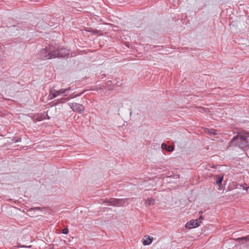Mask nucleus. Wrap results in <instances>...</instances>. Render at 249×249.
<instances>
[{"label":"nucleus","instance_id":"obj_1","mask_svg":"<svg viewBox=\"0 0 249 249\" xmlns=\"http://www.w3.org/2000/svg\"><path fill=\"white\" fill-rule=\"evenodd\" d=\"M69 54V51L66 48L58 47H46L41 51V55L44 59H51L58 57H64Z\"/></svg>","mask_w":249,"mask_h":249},{"label":"nucleus","instance_id":"obj_2","mask_svg":"<svg viewBox=\"0 0 249 249\" xmlns=\"http://www.w3.org/2000/svg\"><path fill=\"white\" fill-rule=\"evenodd\" d=\"M249 137V135L247 132L239 133L231 141L229 146L230 147H237L243 151L247 150L249 149V142L248 141Z\"/></svg>","mask_w":249,"mask_h":249},{"label":"nucleus","instance_id":"obj_3","mask_svg":"<svg viewBox=\"0 0 249 249\" xmlns=\"http://www.w3.org/2000/svg\"><path fill=\"white\" fill-rule=\"evenodd\" d=\"M70 89V88L61 89L57 90L54 89V87H53L50 89L49 98L50 100H53L61 94H64L65 95H66V93H67V91Z\"/></svg>","mask_w":249,"mask_h":249},{"label":"nucleus","instance_id":"obj_4","mask_svg":"<svg viewBox=\"0 0 249 249\" xmlns=\"http://www.w3.org/2000/svg\"><path fill=\"white\" fill-rule=\"evenodd\" d=\"M68 105H69L70 107L73 111L75 112H77L79 114L82 113L84 110L85 107H84L80 104H78L77 103H68Z\"/></svg>","mask_w":249,"mask_h":249},{"label":"nucleus","instance_id":"obj_5","mask_svg":"<svg viewBox=\"0 0 249 249\" xmlns=\"http://www.w3.org/2000/svg\"><path fill=\"white\" fill-rule=\"evenodd\" d=\"M125 200L124 199L110 198L106 202L110 205L116 207L124 206L125 204Z\"/></svg>","mask_w":249,"mask_h":249},{"label":"nucleus","instance_id":"obj_6","mask_svg":"<svg viewBox=\"0 0 249 249\" xmlns=\"http://www.w3.org/2000/svg\"><path fill=\"white\" fill-rule=\"evenodd\" d=\"M201 221L199 219L191 220L187 222L185 225V227L187 229H192L198 227L200 226Z\"/></svg>","mask_w":249,"mask_h":249},{"label":"nucleus","instance_id":"obj_7","mask_svg":"<svg viewBox=\"0 0 249 249\" xmlns=\"http://www.w3.org/2000/svg\"><path fill=\"white\" fill-rule=\"evenodd\" d=\"M118 82L117 81L116 79H112L106 82L105 85L108 89H112L115 86H119L120 85V84L118 85Z\"/></svg>","mask_w":249,"mask_h":249},{"label":"nucleus","instance_id":"obj_8","mask_svg":"<svg viewBox=\"0 0 249 249\" xmlns=\"http://www.w3.org/2000/svg\"><path fill=\"white\" fill-rule=\"evenodd\" d=\"M153 238L149 236H145L143 238V244L144 245H149L152 242Z\"/></svg>","mask_w":249,"mask_h":249},{"label":"nucleus","instance_id":"obj_9","mask_svg":"<svg viewBox=\"0 0 249 249\" xmlns=\"http://www.w3.org/2000/svg\"><path fill=\"white\" fill-rule=\"evenodd\" d=\"M155 203V200L153 198H148L146 201H145V205L147 207H149L151 205H154Z\"/></svg>","mask_w":249,"mask_h":249},{"label":"nucleus","instance_id":"obj_10","mask_svg":"<svg viewBox=\"0 0 249 249\" xmlns=\"http://www.w3.org/2000/svg\"><path fill=\"white\" fill-rule=\"evenodd\" d=\"M223 177H219L217 179L216 181V183L220 186V185L221 184L222 181H223Z\"/></svg>","mask_w":249,"mask_h":249},{"label":"nucleus","instance_id":"obj_11","mask_svg":"<svg viewBox=\"0 0 249 249\" xmlns=\"http://www.w3.org/2000/svg\"><path fill=\"white\" fill-rule=\"evenodd\" d=\"M240 239L245 240L247 242L249 241V235L246 236L242 237L241 238H240Z\"/></svg>","mask_w":249,"mask_h":249},{"label":"nucleus","instance_id":"obj_12","mask_svg":"<svg viewBox=\"0 0 249 249\" xmlns=\"http://www.w3.org/2000/svg\"><path fill=\"white\" fill-rule=\"evenodd\" d=\"M69 232V230H68V228H64V229H63L62 230V233L64 234H66L68 233Z\"/></svg>","mask_w":249,"mask_h":249},{"label":"nucleus","instance_id":"obj_13","mask_svg":"<svg viewBox=\"0 0 249 249\" xmlns=\"http://www.w3.org/2000/svg\"><path fill=\"white\" fill-rule=\"evenodd\" d=\"M174 147L173 146H169L168 147V151L169 152H172L174 150Z\"/></svg>","mask_w":249,"mask_h":249},{"label":"nucleus","instance_id":"obj_14","mask_svg":"<svg viewBox=\"0 0 249 249\" xmlns=\"http://www.w3.org/2000/svg\"><path fill=\"white\" fill-rule=\"evenodd\" d=\"M162 149H165L167 148V145L165 143H162L161 146Z\"/></svg>","mask_w":249,"mask_h":249},{"label":"nucleus","instance_id":"obj_15","mask_svg":"<svg viewBox=\"0 0 249 249\" xmlns=\"http://www.w3.org/2000/svg\"><path fill=\"white\" fill-rule=\"evenodd\" d=\"M209 133L213 134L214 135L216 134V133L215 132V131H210Z\"/></svg>","mask_w":249,"mask_h":249},{"label":"nucleus","instance_id":"obj_16","mask_svg":"<svg viewBox=\"0 0 249 249\" xmlns=\"http://www.w3.org/2000/svg\"><path fill=\"white\" fill-rule=\"evenodd\" d=\"M202 219V216H200L198 219H199L200 221H201V219Z\"/></svg>","mask_w":249,"mask_h":249},{"label":"nucleus","instance_id":"obj_17","mask_svg":"<svg viewBox=\"0 0 249 249\" xmlns=\"http://www.w3.org/2000/svg\"><path fill=\"white\" fill-rule=\"evenodd\" d=\"M36 209H39L40 208H36Z\"/></svg>","mask_w":249,"mask_h":249},{"label":"nucleus","instance_id":"obj_18","mask_svg":"<svg viewBox=\"0 0 249 249\" xmlns=\"http://www.w3.org/2000/svg\"><path fill=\"white\" fill-rule=\"evenodd\" d=\"M247 189H249V187Z\"/></svg>","mask_w":249,"mask_h":249}]
</instances>
